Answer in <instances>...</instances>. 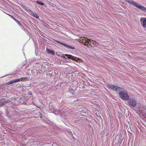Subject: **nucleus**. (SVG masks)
Returning a JSON list of instances; mask_svg holds the SVG:
<instances>
[{
  "label": "nucleus",
  "instance_id": "4",
  "mask_svg": "<svg viewBox=\"0 0 146 146\" xmlns=\"http://www.w3.org/2000/svg\"><path fill=\"white\" fill-rule=\"evenodd\" d=\"M140 22L142 27L146 29V17H141L140 19Z\"/></svg>",
  "mask_w": 146,
  "mask_h": 146
},
{
  "label": "nucleus",
  "instance_id": "12",
  "mask_svg": "<svg viewBox=\"0 0 146 146\" xmlns=\"http://www.w3.org/2000/svg\"><path fill=\"white\" fill-rule=\"evenodd\" d=\"M36 3L37 4L42 5H44V3H43L40 2L38 1H37Z\"/></svg>",
  "mask_w": 146,
  "mask_h": 146
},
{
  "label": "nucleus",
  "instance_id": "1",
  "mask_svg": "<svg viewBox=\"0 0 146 146\" xmlns=\"http://www.w3.org/2000/svg\"><path fill=\"white\" fill-rule=\"evenodd\" d=\"M107 86L109 88H111L118 92L119 96L123 100H127L129 99V96L127 93H124L125 90L123 88L113 85L108 84Z\"/></svg>",
  "mask_w": 146,
  "mask_h": 146
},
{
  "label": "nucleus",
  "instance_id": "15",
  "mask_svg": "<svg viewBox=\"0 0 146 146\" xmlns=\"http://www.w3.org/2000/svg\"><path fill=\"white\" fill-rule=\"evenodd\" d=\"M7 14L8 15H9L10 17H11L12 19H13V18H14V17H13L12 16V15H10L9 14Z\"/></svg>",
  "mask_w": 146,
  "mask_h": 146
},
{
  "label": "nucleus",
  "instance_id": "18",
  "mask_svg": "<svg viewBox=\"0 0 146 146\" xmlns=\"http://www.w3.org/2000/svg\"><path fill=\"white\" fill-rule=\"evenodd\" d=\"M54 145V144H53V145H52V146H53Z\"/></svg>",
  "mask_w": 146,
  "mask_h": 146
},
{
  "label": "nucleus",
  "instance_id": "2",
  "mask_svg": "<svg viewBox=\"0 0 146 146\" xmlns=\"http://www.w3.org/2000/svg\"><path fill=\"white\" fill-rule=\"evenodd\" d=\"M92 40L90 39H88V38L84 37L81 38L80 39V43H83L84 45L87 46L88 48L92 47L93 46L91 44L92 43Z\"/></svg>",
  "mask_w": 146,
  "mask_h": 146
},
{
  "label": "nucleus",
  "instance_id": "8",
  "mask_svg": "<svg viewBox=\"0 0 146 146\" xmlns=\"http://www.w3.org/2000/svg\"><path fill=\"white\" fill-rule=\"evenodd\" d=\"M65 56H67L68 58L72 59L73 60H74L77 62H78V60H76V59H77L76 57H75L72 55L70 54H65Z\"/></svg>",
  "mask_w": 146,
  "mask_h": 146
},
{
  "label": "nucleus",
  "instance_id": "5",
  "mask_svg": "<svg viewBox=\"0 0 146 146\" xmlns=\"http://www.w3.org/2000/svg\"><path fill=\"white\" fill-rule=\"evenodd\" d=\"M24 78H18L11 80L7 83V84L8 85H11L13 83L16 82H19L20 81H22Z\"/></svg>",
  "mask_w": 146,
  "mask_h": 146
},
{
  "label": "nucleus",
  "instance_id": "3",
  "mask_svg": "<svg viewBox=\"0 0 146 146\" xmlns=\"http://www.w3.org/2000/svg\"><path fill=\"white\" fill-rule=\"evenodd\" d=\"M126 2L131 4L143 11L146 12V8L132 0H125Z\"/></svg>",
  "mask_w": 146,
  "mask_h": 146
},
{
  "label": "nucleus",
  "instance_id": "13",
  "mask_svg": "<svg viewBox=\"0 0 146 146\" xmlns=\"http://www.w3.org/2000/svg\"><path fill=\"white\" fill-rule=\"evenodd\" d=\"M16 22L18 24V25L20 26H22V24L18 20H17Z\"/></svg>",
  "mask_w": 146,
  "mask_h": 146
},
{
  "label": "nucleus",
  "instance_id": "16",
  "mask_svg": "<svg viewBox=\"0 0 146 146\" xmlns=\"http://www.w3.org/2000/svg\"><path fill=\"white\" fill-rule=\"evenodd\" d=\"M13 19L16 22L17 20L15 18H13Z\"/></svg>",
  "mask_w": 146,
  "mask_h": 146
},
{
  "label": "nucleus",
  "instance_id": "9",
  "mask_svg": "<svg viewBox=\"0 0 146 146\" xmlns=\"http://www.w3.org/2000/svg\"><path fill=\"white\" fill-rule=\"evenodd\" d=\"M46 51L48 54H51L52 55H54L55 54V52L53 50L46 49Z\"/></svg>",
  "mask_w": 146,
  "mask_h": 146
},
{
  "label": "nucleus",
  "instance_id": "7",
  "mask_svg": "<svg viewBox=\"0 0 146 146\" xmlns=\"http://www.w3.org/2000/svg\"><path fill=\"white\" fill-rule=\"evenodd\" d=\"M128 103L129 104L133 107H135L136 104V101L130 99L129 100Z\"/></svg>",
  "mask_w": 146,
  "mask_h": 146
},
{
  "label": "nucleus",
  "instance_id": "6",
  "mask_svg": "<svg viewBox=\"0 0 146 146\" xmlns=\"http://www.w3.org/2000/svg\"><path fill=\"white\" fill-rule=\"evenodd\" d=\"M56 42L57 43L62 44V45L65 46L67 48H70L72 49H74V47L70 46L68 44L62 43L59 41H56Z\"/></svg>",
  "mask_w": 146,
  "mask_h": 146
},
{
  "label": "nucleus",
  "instance_id": "19",
  "mask_svg": "<svg viewBox=\"0 0 146 146\" xmlns=\"http://www.w3.org/2000/svg\"><path fill=\"white\" fill-rule=\"evenodd\" d=\"M145 115L146 116V113L145 114Z\"/></svg>",
  "mask_w": 146,
  "mask_h": 146
},
{
  "label": "nucleus",
  "instance_id": "14",
  "mask_svg": "<svg viewBox=\"0 0 146 146\" xmlns=\"http://www.w3.org/2000/svg\"><path fill=\"white\" fill-rule=\"evenodd\" d=\"M28 95H30V96H31V97H30V98H33V96H32V93H30L29 94H28Z\"/></svg>",
  "mask_w": 146,
  "mask_h": 146
},
{
  "label": "nucleus",
  "instance_id": "10",
  "mask_svg": "<svg viewBox=\"0 0 146 146\" xmlns=\"http://www.w3.org/2000/svg\"><path fill=\"white\" fill-rule=\"evenodd\" d=\"M5 100L4 99H2L0 100V107L2 106L4 104Z\"/></svg>",
  "mask_w": 146,
  "mask_h": 146
},
{
  "label": "nucleus",
  "instance_id": "17",
  "mask_svg": "<svg viewBox=\"0 0 146 146\" xmlns=\"http://www.w3.org/2000/svg\"><path fill=\"white\" fill-rule=\"evenodd\" d=\"M62 57H63L64 58H65V59H67L66 58V57H65V56H62Z\"/></svg>",
  "mask_w": 146,
  "mask_h": 146
},
{
  "label": "nucleus",
  "instance_id": "11",
  "mask_svg": "<svg viewBox=\"0 0 146 146\" xmlns=\"http://www.w3.org/2000/svg\"><path fill=\"white\" fill-rule=\"evenodd\" d=\"M32 15L34 17L36 18H39L38 16L37 15V14L36 13H33Z\"/></svg>",
  "mask_w": 146,
  "mask_h": 146
}]
</instances>
